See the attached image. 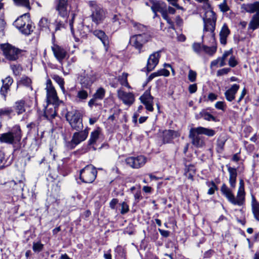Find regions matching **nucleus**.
Returning a JSON list of instances; mask_svg holds the SVG:
<instances>
[{
  "instance_id": "1",
  "label": "nucleus",
  "mask_w": 259,
  "mask_h": 259,
  "mask_svg": "<svg viewBox=\"0 0 259 259\" xmlns=\"http://www.w3.org/2000/svg\"><path fill=\"white\" fill-rule=\"evenodd\" d=\"M221 192L232 204L238 206H242L245 204V192L244 183L242 179L239 180V186L236 197L235 196L232 190L228 187L225 184L222 185L221 188Z\"/></svg>"
},
{
  "instance_id": "2",
  "label": "nucleus",
  "mask_w": 259,
  "mask_h": 259,
  "mask_svg": "<svg viewBox=\"0 0 259 259\" xmlns=\"http://www.w3.org/2000/svg\"><path fill=\"white\" fill-rule=\"evenodd\" d=\"M215 134L216 131L213 129L198 126L190 129L189 137L191 139L193 146L198 148H201L205 145V137L202 135L211 137L214 136Z\"/></svg>"
},
{
  "instance_id": "3",
  "label": "nucleus",
  "mask_w": 259,
  "mask_h": 259,
  "mask_svg": "<svg viewBox=\"0 0 259 259\" xmlns=\"http://www.w3.org/2000/svg\"><path fill=\"white\" fill-rule=\"evenodd\" d=\"M203 9L205 11L204 16L202 18L204 25L203 31L210 32L212 40L214 41V31L217 20V15L213 11L210 5H209V8H203Z\"/></svg>"
},
{
  "instance_id": "4",
  "label": "nucleus",
  "mask_w": 259,
  "mask_h": 259,
  "mask_svg": "<svg viewBox=\"0 0 259 259\" xmlns=\"http://www.w3.org/2000/svg\"><path fill=\"white\" fill-rule=\"evenodd\" d=\"M151 38L150 33L136 34L130 37V43L140 54L145 51L144 46Z\"/></svg>"
},
{
  "instance_id": "5",
  "label": "nucleus",
  "mask_w": 259,
  "mask_h": 259,
  "mask_svg": "<svg viewBox=\"0 0 259 259\" xmlns=\"http://www.w3.org/2000/svg\"><path fill=\"white\" fill-rule=\"evenodd\" d=\"M22 138L19 126L14 127L11 132L0 135V143L13 145L19 142Z\"/></svg>"
},
{
  "instance_id": "6",
  "label": "nucleus",
  "mask_w": 259,
  "mask_h": 259,
  "mask_svg": "<svg viewBox=\"0 0 259 259\" xmlns=\"http://www.w3.org/2000/svg\"><path fill=\"white\" fill-rule=\"evenodd\" d=\"M89 135V128L87 127L83 131H79L73 134L72 139L70 141H65V147L68 150H72L82 142L85 141Z\"/></svg>"
},
{
  "instance_id": "7",
  "label": "nucleus",
  "mask_w": 259,
  "mask_h": 259,
  "mask_svg": "<svg viewBox=\"0 0 259 259\" xmlns=\"http://www.w3.org/2000/svg\"><path fill=\"white\" fill-rule=\"evenodd\" d=\"M66 120L73 130L79 131L83 128L82 118L79 112L76 110L67 111L65 114Z\"/></svg>"
},
{
  "instance_id": "8",
  "label": "nucleus",
  "mask_w": 259,
  "mask_h": 259,
  "mask_svg": "<svg viewBox=\"0 0 259 259\" xmlns=\"http://www.w3.org/2000/svg\"><path fill=\"white\" fill-rule=\"evenodd\" d=\"M96 168L92 164L85 166L80 171L79 178L84 183H92L96 179L97 175Z\"/></svg>"
},
{
  "instance_id": "9",
  "label": "nucleus",
  "mask_w": 259,
  "mask_h": 259,
  "mask_svg": "<svg viewBox=\"0 0 259 259\" xmlns=\"http://www.w3.org/2000/svg\"><path fill=\"white\" fill-rule=\"evenodd\" d=\"M53 7L58 16L65 19L68 18L70 11L68 0H54Z\"/></svg>"
},
{
  "instance_id": "10",
  "label": "nucleus",
  "mask_w": 259,
  "mask_h": 259,
  "mask_svg": "<svg viewBox=\"0 0 259 259\" xmlns=\"http://www.w3.org/2000/svg\"><path fill=\"white\" fill-rule=\"evenodd\" d=\"M89 5L92 11L91 17L92 21L96 24L102 22L105 17V14L103 9L97 4L95 1H89Z\"/></svg>"
},
{
  "instance_id": "11",
  "label": "nucleus",
  "mask_w": 259,
  "mask_h": 259,
  "mask_svg": "<svg viewBox=\"0 0 259 259\" xmlns=\"http://www.w3.org/2000/svg\"><path fill=\"white\" fill-rule=\"evenodd\" d=\"M2 49L5 58L10 61L17 60L23 52L9 44L2 45Z\"/></svg>"
},
{
  "instance_id": "12",
  "label": "nucleus",
  "mask_w": 259,
  "mask_h": 259,
  "mask_svg": "<svg viewBox=\"0 0 259 259\" xmlns=\"http://www.w3.org/2000/svg\"><path fill=\"white\" fill-rule=\"evenodd\" d=\"M47 99L49 104H57L59 99L57 92L53 87L50 79H48L46 82Z\"/></svg>"
},
{
  "instance_id": "13",
  "label": "nucleus",
  "mask_w": 259,
  "mask_h": 259,
  "mask_svg": "<svg viewBox=\"0 0 259 259\" xmlns=\"http://www.w3.org/2000/svg\"><path fill=\"white\" fill-rule=\"evenodd\" d=\"M146 161L147 158L143 155L128 157L125 159L126 164L133 168H139L143 166Z\"/></svg>"
},
{
  "instance_id": "14",
  "label": "nucleus",
  "mask_w": 259,
  "mask_h": 259,
  "mask_svg": "<svg viewBox=\"0 0 259 259\" xmlns=\"http://www.w3.org/2000/svg\"><path fill=\"white\" fill-rule=\"evenodd\" d=\"M52 35L53 44L51 47L52 50L55 58L60 63H61L63 60L66 57L67 52L63 48L55 44V37L54 32H52Z\"/></svg>"
},
{
  "instance_id": "15",
  "label": "nucleus",
  "mask_w": 259,
  "mask_h": 259,
  "mask_svg": "<svg viewBox=\"0 0 259 259\" xmlns=\"http://www.w3.org/2000/svg\"><path fill=\"white\" fill-rule=\"evenodd\" d=\"M80 83L83 88L90 89L96 80V76L92 73H87L85 71L79 77Z\"/></svg>"
},
{
  "instance_id": "16",
  "label": "nucleus",
  "mask_w": 259,
  "mask_h": 259,
  "mask_svg": "<svg viewBox=\"0 0 259 259\" xmlns=\"http://www.w3.org/2000/svg\"><path fill=\"white\" fill-rule=\"evenodd\" d=\"M161 52V51L155 52L149 56L146 65V69L148 72L154 70L158 64Z\"/></svg>"
},
{
  "instance_id": "17",
  "label": "nucleus",
  "mask_w": 259,
  "mask_h": 259,
  "mask_svg": "<svg viewBox=\"0 0 259 259\" xmlns=\"http://www.w3.org/2000/svg\"><path fill=\"white\" fill-rule=\"evenodd\" d=\"M153 97L151 96L150 90H146L140 97L141 102L145 106L146 109L150 112L153 111Z\"/></svg>"
},
{
  "instance_id": "18",
  "label": "nucleus",
  "mask_w": 259,
  "mask_h": 259,
  "mask_svg": "<svg viewBox=\"0 0 259 259\" xmlns=\"http://www.w3.org/2000/svg\"><path fill=\"white\" fill-rule=\"evenodd\" d=\"M118 96L122 102L127 106H131L135 101L134 95L132 93L119 90L118 91Z\"/></svg>"
},
{
  "instance_id": "19",
  "label": "nucleus",
  "mask_w": 259,
  "mask_h": 259,
  "mask_svg": "<svg viewBox=\"0 0 259 259\" xmlns=\"http://www.w3.org/2000/svg\"><path fill=\"white\" fill-rule=\"evenodd\" d=\"M93 33L101 41L107 51L109 46V40L108 36L105 32L101 30L96 29L93 31Z\"/></svg>"
},
{
  "instance_id": "20",
  "label": "nucleus",
  "mask_w": 259,
  "mask_h": 259,
  "mask_svg": "<svg viewBox=\"0 0 259 259\" xmlns=\"http://www.w3.org/2000/svg\"><path fill=\"white\" fill-rule=\"evenodd\" d=\"M100 133V131L99 128L94 131L91 133L90 138L88 141L87 151H90L91 150L93 151L96 150L97 148L94 146V144L99 138Z\"/></svg>"
},
{
  "instance_id": "21",
  "label": "nucleus",
  "mask_w": 259,
  "mask_h": 259,
  "mask_svg": "<svg viewBox=\"0 0 259 259\" xmlns=\"http://www.w3.org/2000/svg\"><path fill=\"white\" fill-rule=\"evenodd\" d=\"M240 86L238 84H233L226 90L224 93L226 100L229 102H232L235 99V95L239 89Z\"/></svg>"
},
{
  "instance_id": "22",
  "label": "nucleus",
  "mask_w": 259,
  "mask_h": 259,
  "mask_svg": "<svg viewBox=\"0 0 259 259\" xmlns=\"http://www.w3.org/2000/svg\"><path fill=\"white\" fill-rule=\"evenodd\" d=\"M30 20L29 14L26 13L19 17L14 22V25L19 30L25 26L27 22Z\"/></svg>"
},
{
  "instance_id": "23",
  "label": "nucleus",
  "mask_w": 259,
  "mask_h": 259,
  "mask_svg": "<svg viewBox=\"0 0 259 259\" xmlns=\"http://www.w3.org/2000/svg\"><path fill=\"white\" fill-rule=\"evenodd\" d=\"M2 82L3 85L1 88L0 93L6 99L7 93L10 90V87L12 85L13 80L12 77L8 76L5 79H3Z\"/></svg>"
},
{
  "instance_id": "24",
  "label": "nucleus",
  "mask_w": 259,
  "mask_h": 259,
  "mask_svg": "<svg viewBox=\"0 0 259 259\" xmlns=\"http://www.w3.org/2000/svg\"><path fill=\"white\" fill-rule=\"evenodd\" d=\"M241 9L249 13H256L259 14V2H255L252 4H243L241 5Z\"/></svg>"
},
{
  "instance_id": "25",
  "label": "nucleus",
  "mask_w": 259,
  "mask_h": 259,
  "mask_svg": "<svg viewBox=\"0 0 259 259\" xmlns=\"http://www.w3.org/2000/svg\"><path fill=\"white\" fill-rule=\"evenodd\" d=\"M178 132L175 131L171 130H165L163 133V143L164 144L170 143L175 138L178 137Z\"/></svg>"
},
{
  "instance_id": "26",
  "label": "nucleus",
  "mask_w": 259,
  "mask_h": 259,
  "mask_svg": "<svg viewBox=\"0 0 259 259\" xmlns=\"http://www.w3.org/2000/svg\"><path fill=\"white\" fill-rule=\"evenodd\" d=\"M228 171L229 174V182L230 186L232 188H235L236 184V179L237 176V169L227 165Z\"/></svg>"
},
{
  "instance_id": "27",
  "label": "nucleus",
  "mask_w": 259,
  "mask_h": 259,
  "mask_svg": "<svg viewBox=\"0 0 259 259\" xmlns=\"http://www.w3.org/2000/svg\"><path fill=\"white\" fill-rule=\"evenodd\" d=\"M230 33V31L226 23L224 24L219 34L220 42L222 45H225L227 44V39Z\"/></svg>"
},
{
  "instance_id": "28",
  "label": "nucleus",
  "mask_w": 259,
  "mask_h": 259,
  "mask_svg": "<svg viewBox=\"0 0 259 259\" xmlns=\"http://www.w3.org/2000/svg\"><path fill=\"white\" fill-rule=\"evenodd\" d=\"M151 9L154 13H156L157 12H159L162 15L164 13L167 12L165 4L160 2H153L152 6H151Z\"/></svg>"
},
{
  "instance_id": "29",
  "label": "nucleus",
  "mask_w": 259,
  "mask_h": 259,
  "mask_svg": "<svg viewBox=\"0 0 259 259\" xmlns=\"http://www.w3.org/2000/svg\"><path fill=\"white\" fill-rule=\"evenodd\" d=\"M197 119L203 118L204 120L210 121H213L214 122L217 121L216 117L213 116L210 113L207 111L206 109L202 110L200 113L196 115Z\"/></svg>"
},
{
  "instance_id": "30",
  "label": "nucleus",
  "mask_w": 259,
  "mask_h": 259,
  "mask_svg": "<svg viewBox=\"0 0 259 259\" xmlns=\"http://www.w3.org/2000/svg\"><path fill=\"white\" fill-rule=\"evenodd\" d=\"M251 205L254 218L256 221L259 222V202L256 200L255 198L253 196H252Z\"/></svg>"
},
{
  "instance_id": "31",
  "label": "nucleus",
  "mask_w": 259,
  "mask_h": 259,
  "mask_svg": "<svg viewBox=\"0 0 259 259\" xmlns=\"http://www.w3.org/2000/svg\"><path fill=\"white\" fill-rule=\"evenodd\" d=\"M132 23L135 30L137 31V34H143V33H150L148 27L146 26L134 21H132Z\"/></svg>"
},
{
  "instance_id": "32",
  "label": "nucleus",
  "mask_w": 259,
  "mask_h": 259,
  "mask_svg": "<svg viewBox=\"0 0 259 259\" xmlns=\"http://www.w3.org/2000/svg\"><path fill=\"white\" fill-rule=\"evenodd\" d=\"M259 27V14L256 13L254 14L251 21H250L248 27V30H252L254 31Z\"/></svg>"
},
{
  "instance_id": "33",
  "label": "nucleus",
  "mask_w": 259,
  "mask_h": 259,
  "mask_svg": "<svg viewBox=\"0 0 259 259\" xmlns=\"http://www.w3.org/2000/svg\"><path fill=\"white\" fill-rule=\"evenodd\" d=\"M89 94L86 90L83 89H79L77 92L76 100L79 102H85Z\"/></svg>"
},
{
  "instance_id": "34",
  "label": "nucleus",
  "mask_w": 259,
  "mask_h": 259,
  "mask_svg": "<svg viewBox=\"0 0 259 259\" xmlns=\"http://www.w3.org/2000/svg\"><path fill=\"white\" fill-rule=\"evenodd\" d=\"M25 101L22 100L17 101L15 103V109L16 110L18 114H22L25 112Z\"/></svg>"
},
{
  "instance_id": "35",
  "label": "nucleus",
  "mask_w": 259,
  "mask_h": 259,
  "mask_svg": "<svg viewBox=\"0 0 259 259\" xmlns=\"http://www.w3.org/2000/svg\"><path fill=\"white\" fill-rule=\"evenodd\" d=\"M128 75V73L123 72L121 75L118 76V80L122 85L130 89L131 88V87L127 81Z\"/></svg>"
},
{
  "instance_id": "36",
  "label": "nucleus",
  "mask_w": 259,
  "mask_h": 259,
  "mask_svg": "<svg viewBox=\"0 0 259 259\" xmlns=\"http://www.w3.org/2000/svg\"><path fill=\"white\" fill-rule=\"evenodd\" d=\"M52 78L59 84L63 94L65 93L64 79L58 75H53Z\"/></svg>"
},
{
  "instance_id": "37",
  "label": "nucleus",
  "mask_w": 259,
  "mask_h": 259,
  "mask_svg": "<svg viewBox=\"0 0 259 259\" xmlns=\"http://www.w3.org/2000/svg\"><path fill=\"white\" fill-rule=\"evenodd\" d=\"M105 93V90L103 88L101 87L97 90L96 92L94 93L93 97L96 100H101L104 98Z\"/></svg>"
},
{
  "instance_id": "38",
  "label": "nucleus",
  "mask_w": 259,
  "mask_h": 259,
  "mask_svg": "<svg viewBox=\"0 0 259 259\" xmlns=\"http://www.w3.org/2000/svg\"><path fill=\"white\" fill-rule=\"evenodd\" d=\"M31 23L32 22L31 20H30L29 22L26 23L25 26H23V28L20 29L19 30L22 33L25 35H27L30 34V33L33 31Z\"/></svg>"
},
{
  "instance_id": "39",
  "label": "nucleus",
  "mask_w": 259,
  "mask_h": 259,
  "mask_svg": "<svg viewBox=\"0 0 259 259\" xmlns=\"http://www.w3.org/2000/svg\"><path fill=\"white\" fill-rule=\"evenodd\" d=\"M15 4L19 7H22L26 8L27 10H30L31 7L30 6L29 0H13Z\"/></svg>"
},
{
  "instance_id": "40",
  "label": "nucleus",
  "mask_w": 259,
  "mask_h": 259,
  "mask_svg": "<svg viewBox=\"0 0 259 259\" xmlns=\"http://www.w3.org/2000/svg\"><path fill=\"white\" fill-rule=\"evenodd\" d=\"M116 257H119L125 258V251L120 245H118L114 249Z\"/></svg>"
},
{
  "instance_id": "41",
  "label": "nucleus",
  "mask_w": 259,
  "mask_h": 259,
  "mask_svg": "<svg viewBox=\"0 0 259 259\" xmlns=\"http://www.w3.org/2000/svg\"><path fill=\"white\" fill-rule=\"evenodd\" d=\"M217 46H212V47H208L205 45L203 46V50L210 56H213L217 52Z\"/></svg>"
},
{
  "instance_id": "42",
  "label": "nucleus",
  "mask_w": 259,
  "mask_h": 259,
  "mask_svg": "<svg viewBox=\"0 0 259 259\" xmlns=\"http://www.w3.org/2000/svg\"><path fill=\"white\" fill-rule=\"evenodd\" d=\"M206 185L209 187L208 190L207 194L208 195H212L214 193L215 190L218 189L217 186L215 185L213 181L207 182Z\"/></svg>"
},
{
  "instance_id": "43",
  "label": "nucleus",
  "mask_w": 259,
  "mask_h": 259,
  "mask_svg": "<svg viewBox=\"0 0 259 259\" xmlns=\"http://www.w3.org/2000/svg\"><path fill=\"white\" fill-rule=\"evenodd\" d=\"M50 23V21L48 18L43 17L40 20L38 24L41 29H48L50 31L49 28Z\"/></svg>"
},
{
  "instance_id": "44",
  "label": "nucleus",
  "mask_w": 259,
  "mask_h": 259,
  "mask_svg": "<svg viewBox=\"0 0 259 259\" xmlns=\"http://www.w3.org/2000/svg\"><path fill=\"white\" fill-rule=\"evenodd\" d=\"M13 110L11 108H5L0 109V116H7L8 118H11V114L13 112Z\"/></svg>"
},
{
  "instance_id": "45",
  "label": "nucleus",
  "mask_w": 259,
  "mask_h": 259,
  "mask_svg": "<svg viewBox=\"0 0 259 259\" xmlns=\"http://www.w3.org/2000/svg\"><path fill=\"white\" fill-rule=\"evenodd\" d=\"M233 53L232 49H230L229 51H225L221 57H220L221 59V62L220 63V67H223L226 65L225 60L226 58Z\"/></svg>"
},
{
  "instance_id": "46",
  "label": "nucleus",
  "mask_w": 259,
  "mask_h": 259,
  "mask_svg": "<svg viewBox=\"0 0 259 259\" xmlns=\"http://www.w3.org/2000/svg\"><path fill=\"white\" fill-rule=\"evenodd\" d=\"M44 248V245L40 242H33L32 249L35 252H40Z\"/></svg>"
},
{
  "instance_id": "47",
  "label": "nucleus",
  "mask_w": 259,
  "mask_h": 259,
  "mask_svg": "<svg viewBox=\"0 0 259 259\" xmlns=\"http://www.w3.org/2000/svg\"><path fill=\"white\" fill-rule=\"evenodd\" d=\"M214 107L217 109L225 112L227 108V105L224 101H218L215 103Z\"/></svg>"
},
{
  "instance_id": "48",
  "label": "nucleus",
  "mask_w": 259,
  "mask_h": 259,
  "mask_svg": "<svg viewBox=\"0 0 259 259\" xmlns=\"http://www.w3.org/2000/svg\"><path fill=\"white\" fill-rule=\"evenodd\" d=\"M193 50L198 55H200L201 50L203 49V46H202L200 43L194 42L192 45Z\"/></svg>"
},
{
  "instance_id": "49",
  "label": "nucleus",
  "mask_w": 259,
  "mask_h": 259,
  "mask_svg": "<svg viewBox=\"0 0 259 259\" xmlns=\"http://www.w3.org/2000/svg\"><path fill=\"white\" fill-rule=\"evenodd\" d=\"M54 24L55 25V29L54 33L57 32V31L61 30L62 28H64L65 27V24L61 20H55Z\"/></svg>"
},
{
  "instance_id": "50",
  "label": "nucleus",
  "mask_w": 259,
  "mask_h": 259,
  "mask_svg": "<svg viewBox=\"0 0 259 259\" xmlns=\"http://www.w3.org/2000/svg\"><path fill=\"white\" fill-rule=\"evenodd\" d=\"M31 80L30 78L27 76H23L20 80V84L26 87H29L31 84Z\"/></svg>"
},
{
  "instance_id": "51",
  "label": "nucleus",
  "mask_w": 259,
  "mask_h": 259,
  "mask_svg": "<svg viewBox=\"0 0 259 259\" xmlns=\"http://www.w3.org/2000/svg\"><path fill=\"white\" fill-rule=\"evenodd\" d=\"M219 9H220L221 11H222L223 13L227 12L230 9L229 7L227 5L226 0H223V3H221L219 5Z\"/></svg>"
},
{
  "instance_id": "52",
  "label": "nucleus",
  "mask_w": 259,
  "mask_h": 259,
  "mask_svg": "<svg viewBox=\"0 0 259 259\" xmlns=\"http://www.w3.org/2000/svg\"><path fill=\"white\" fill-rule=\"evenodd\" d=\"M121 209H120V213L121 214H124L127 213L129 211V206L125 202H122L121 204Z\"/></svg>"
},
{
  "instance_id": "53",
  "label": "nucleus",
  "mask_w": 259,
  "mask_h": 259,
  "mask_svg": "<svg viewBox=\"0 0 259 259\" xmlns=\"http://www.w3.org/2000/svg\"><path fill=\"white\" fill-rule=\"evenodd\" d=\"M197 73L195 71L190 69L188 73V79L190 81L193 82L196 81Z\"/></svg>"
},
{
  "instance_id": "54",
  "label": "nucleus",
  "mask_w": 259,
  "mask_h": 259,
  "mask_svg": "<svg viewBox=\"0 0 259 259\" xmlns=\"http://www.w3.org/2000/svg\"><path fill=\"white\" fill-rule=\"evenodd\" d=\"M11 68L15 75H18L22 70V67L19 65H11Z\"/></svg>"
},
{
  "instance_id": "55",
  "label": "nucleus",
  "mask_w": 259,
  "mask_h": 259,
  "mask_svg": "<svg viewBox=\"0 0 259 259\" xmlns=\"http://www.w3.org/2000/svg\"><path fill=\"white\" fill-rule=\"evenodd\" d=\"M231 71V69L230 68H224L218 70L217 72V75L218 76H220L224 75L225 74H227Z\"/></svg>"
},
{
  "instance_id": "56",
  "label": "nucleus",
  "mask_w": 259,
  "mask_h": 259,
  "mask_svg": "<svg viewBox=\"0 0 259 259\" xmlns=\"http://www.w3.org/2000/svg\"><path fill=\"white\" fill-rule=\"evenodd\" d=\"M162 16L163 18V19L166 20L167 22L170 25L169 28L174 29L175 28H174V23L171 20V19L168 17L167 12L164 13L163 14H162Z\"/></svg>"
},
{
  "instance_id": "57",
  "label": "nucleus",
  "mask_w": 259,
  "mask_h": 259,
  "mask_svg": "<svg viewBox=\"0 0 259 259\" xmlns=\"http://www.w3.org/2000/svg\"><path fill=\"white\" fill-rule=\"evenodd\" d=\"M228 64L231 67H235L238 64V62L236 60L234 56L232 55L231 56L229 60Z\"/></svg>"
},
{
  "instance_id": "58",
  "label": "nucleus",
  "mask_w": 259,
  "mask_h": 259,
  "mask_svg": "<svg viewBox=\"0 0 259 259\" xmlns=\"http://www.w3.org/2000/svg\"><path fill=\"white\" fill-rule=\"evenodd\" d=\"M170 4H171L172 6L175 7L177 9H180V10H184V9L179 6L178 4H177V2L179 0H166Z\"/></svg>"
},
{
  "instance_id": "59",
  "label": "nucleus",
  "mask_w": 259,
  "mask_h": 259,
  "mask_svg": "<svg viewBox=\"0 0 259 259\" xmlns=\"http://www.w3.org/2000/svg\"><path fill=\"white\" fill-rule=\"evenodd\" d=\"M134 197L135 199V200L137 202H138L140 199L142 198V197L141 196V192L140 189H138L136 190V192L134 193Z\"/></svg>"
},
{
  "instance_id": "60",
  "label": "nucleus",
  "mask_w": 259,
  "mask_h": 259,
  "mask_svg": "<svg viewBox=\"0 0 259 259\" xmlns=\"http://www.w3.org/2000/svg\"><path fill=\"white\" fill-rule=\"evenodd\" d=\"M160 76H168L170 74L169 71L165 68L161 69L158 70Z\"/></svg>"
},
{
  "instance_id": "61",
  "label": "nucleus",
  "mask_w": 259,
  "mask_h": 259,
  "mask_svg": "<svg viewBox=\"0 0 259 259\" xmlns=\"http://www.w3.org/2000/svg\"><path fill=\"white\" fill-rule=\"evenodd\" d=\"M5 154L2 151H0V165L4 166L6 163Z\"/></svg>"
},
{
  "instance_id": "62",
  "label": "nucleus",
  "mask_w": 259,
  "mask_h": 259,
  "mask_svg": "<svg viewBox=\"0 0 259 259\" xmlns=\"http://www.w3.org/2000/svg\"><path fill=\"white\" fill-rule=\"evenodd\" d=\"M197 87L196 84H192L189 86L188 90L190 94H193L197 91Z\"/></svg>"
},
{
  "instance_id": "63",
  "label": "nucleus",
  "mask_w": 259,
  "mask_h": 259,
  "mask_svg": "<svg viewBox=\"0 0 259 259\" xmlns=\"http://www.w3.org/2000/svg\"><path fill=\"white\" fill-rule=\"evenodd\" d=\"M118 200L116 198L112 199L109 203V206L112 209L115 208L116 205L118 203Z\"/></svg>"
},
{
  "instance_id": "64",
  "label": "nucleus",
  "mask_w": 259,
  "mask_h": 259,
  "mask_svg": "<svg viewBox=\"0 0 259 259\" xmlns=\"http://www.w3.org/2000/svg\"><path fill=\"white\" fill-rule=\"evenodd\" d=\"M158 76H159V74L158 73V71H157L156 72H154L152 73H151L149 76L147 78V82H150L151 81L153 78H154L155 77H158Z\"/></svg>"
}]
</instances>
